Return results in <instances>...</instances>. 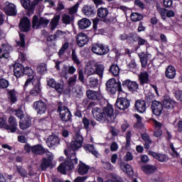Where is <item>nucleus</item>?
<instances>
[{"mask_svg":"<svg viewBox=\"0 0 182 182\" xmlns=\"http://www.w3.org/2000/svg\"><path fill=\"white\" fill-rule=\"evenodd\" d=\"M96 103L91 102L89 103L87 109H92V117L100 123L105 124L107 122L108 124H112L115 122L117 115L114 114V107L109 103L103 109L98 107H95Z\"/></svg>","mask_w":182,"mask_h":182,"instance_id":"1","label":"nucleus"},{"mask_svg":"<svg viewBox=\"0 0 182 182\" xmlns=\"http://www.w3.org/2000/svg\"><path fill=\"white\" fill-rule=\"evenodd\" d=\"M64 152L65 156H68V160H65V162L58 166V171L63 175H66L67 171H70L75 168V165L78 163V159L76 158V154L73 156V154L68 153L67 149H65Z\"/></svg>","mask_w":182,"mask_h":182,"instance_id":"2","label":"nucleus"},{"mask_svg":"<svg viewBox=\"0 0 182 182\" xmlns=\"http://www.w3.org/2000/svg\"><path fill=\"white\" fill-rule=\"evenodd\" d=\"M57 113L60 121L63 123L73 122L72 112L62 102H58L57 104Z\"/></svg>","mask_w":182,"mask_h":182,"instance_id":"3","label":"nucleus"},{"mask_svg":"<svg viewBox=\"0 0 182 182\" xmlns=\"http://www.w3.org/2000/svg\"><path fill=\"white\" fill-rule=\"evenodd\" d=\"M105 86L107 87V90L108 92L111 93V95H114L118 92V98L121 97L120 95L122 94H125V92L122 90V82H117L115 78H110L105 83Z\"/></svg>","mask_w":182,"mask_h":182,"instance_id":"4","label":"nucleus"},{"mask_svg":"<svg viewBox=\"0 0 182 182\" xmlns=\"http://www.w3.org/2000/svg\"><path fill=\"white\" fill-rule=\"evenodd\" d=\"M83 136L80 134V131L77 132L75 136H74V141H71L70 145L68 146L66 151L68 154H73V157L76 154V151L82 146Z\"/></svg>","mask_w":182,"mask_h":182,"instance_id":"5","label":"nucleus"},{"mask_svg":"<svg viewBox=\"0 0 182 182\" xmlns=\"http://www.w3.org/2000/svg\"><path fill=\"white\" fill-rule=\"evenodd\" d=\"M115 111L118 112H124V110L127 109L130 107V100L127 97H118L116 100V102L114 104Z\"/></svg>","mask_w":182,"mask_h":182,"instance_id":"6","label":"nucleus"},{"mask_svg":"<svg viewBox=\"0 0 182 182\" xmlns=\"http://www.w3.org/2000/svg\"><path fill=\"white\" fill-rule=\"evenodd\" d=\"M43 0H34L31 4V0H21V4L27 10V16H31L34 13L36 6L39 4V2H42Z\"/></svg>","mask_w":182,"mask_h":182,"instance_id":"7","label":"nucleus"},{"mask_svg":"<svg viewBox=\"0 0 182 182\" xmlns=\"http://www.w3.org/2000/svg\"><path fill=\"white\" fill-rule=\"evenodd\" d=\"M91 51L92 53L96 54L97 55H105L109 52V48L108 46H105L101 43H96L92 44Z\"/></svg>","mask_w":182,"mask_h":182,"instance_id":"8","label":"nucleus"},{"mask_svg":"<svg viewBox=\"0 0 182 182\" xmlns=\"http://www.w3.org/2000/svg\"><path fill=\"white\" fill-rule=\"evenodd\" d=\"M50 23V20H48L46 18L40 17L38 16L34 15L32 18V28L35 29L36 27L47 28L48 25Z\"/></svg>","mask_w":182,"mask_h":182,"instance_id":"9","label":"nucleus"},{"mask_svg":"<svg viewBox=\"0 0 182 182\" xmlns=\"http://www.w3.org/2000/svg\"><path fill=\"white\" fill-rule=\"evenodd\" d=\"M31 20L26 16L21 18L18 24L19 31L23 33H28L31 31Z\"/></svg>","mask_w":182,"mask_h":182,"instance_id":"10","label":"nucleus"},{"mask_svg":"<svg viewBox=\"0 0 182 182\" xmlns=\"http://www.w3.org/2000/svg\"><path fill=\"white\" fill-rule=\"evenodd\" d=\"M122 87L127 88L129 92L134 93L135 92H137V90L139 89V84L135 81L125 80L122 82Z\"/></svg>","mask_w":182,"mask_h":182,"instance_id":"11","label":"nucleus"},{"mask_svg":"<svg viewBox=\"0 0 182 182\" xmlns=\"http://www.w3.org/2000/svg\"><path fill=\"white\" fill-rule=\"evenodd\" d=\"M33 108L38 114H44L47 112V104L43 100L36 101L33 103Z\"/></svg>","mask_w":182,"mask_h":182,"instance_id":"12","label":"nucleus"},{"mask_svg":"<svg viewBox=\"0 0 182 182\" xmlns=\"http://www.w3.org/2000/svg\"><path fill=\"white\" fill-rule=\"evenodd\" d=\"M152 114L156 117H159L162 114V110H164V106L159 101H154L151 104Z\"/></svg>","mask_w":182,"mask_h":182,"instance_id":"13","label":"nucleus"},{"mask_svg":"<svg viewBox=\"0 0 182 182\" xmlns=\"http://www.w3.org/2000/svg\"><path fill=\"white\" fill-rule=\"evenodd\" d=\"M42 94V87L40 80H37L36 84H33V87L30 90L29 96L38 97Z\"/></svg>","mask_w":182,"mask_h":182,"instance_id":"14","label":"nucleus"},{"mask_svg":"<svg viewBox=\"0 0 182 182\" xmlns=\"http://www.w3.org/2000/svg\"><path fill=\"white\" fill-rule=\"evenodd\" d=\"M7 131L9 133H15L18 130V122L15 117L11 116L8 119Z\"/></svg>","mask_w":182,"mask_h":182,"instance_id":"15","label":"nucleus"},{"mask_svg":"<svg viewBox=\"0 0 182 182\" xmlns=\"http://www.w3.org/2000/svg\"><path fill=\"white\" fill-rule=\"evenodd\" d=\"M162 105L167 110H173L176 105V102L173 100L168 95H165Z\"/></svg>","mask_w":182,"mask_h":182,"instance_id":"16","label":"nucleus"},{"mask_svg":"<svg viewBox=\"0 0 182 182\" xmlns=\"http://www.w3.org/2000/svg\"><path fill=\"white\" fill-rule=\"evenodd\" d=\"M76 42L77 46H78L80 48H82L86 44H88L89 38L87 37V35H86L84 33H79L78 35L76 36Z\"/></svg>","mask_w":182,"mask_h":182,"instance_id":"17","label":"nucleus"},{"mask_svg":"<svg viewBox=\"0 0 182 182\" xmlns=\"http://www.w3.org/2000/svg\"><path fill=\"white\" fill-rule=\"evenodd\" d=\"M4 12H5L7 16H16L17 14L16 6L12 3H8V4H6L4 7Z\"/></svg>","mask_w":182,"mask_h":182,"instance_id":"18","label":"nucleus"},{"mask_svg":"<svg viewBox=\"0 0 182 182\" xmlns=\"http://www.w3.org/2000/svg\"><path fill=\"white\" fill-rule=\"evenodd\" d=\"M82 124H83L84 129H86L87 132L89 131L90 126L92 128H95L97 126L96 121L92 118H88L87 117L82 118Z\"/></svg>","mask_w":182,"mask_h":182,"instance_id":"19","label":"nucleus"},{"mask_svg":"<svg viewBox=\"0 0 182 182\" xmlns=\"http://www.w3.org/2000/svg\"><path fill=\"white\" fill-rule=\"evenodd\" d=\"M53 164V158L48 156V158H42L41 164H40V169L41 171H46L47 168L51 167Z\"/></svg>","mask_w":182,"mask_h":182,"instance_id":"20","label":"nucleus"},{"mask_svg":"<svg viewBox=\"0 0 182 182\" xmlns=\"http://www.w3.org/2000/svg\"><path fill=\"white\" fill-rule=\"evenodd\" d=\"M14 67V75L16 76V78H20L23 76V70H25V67L21 63H14L13 65Z\"/></svg>","mask_w":182,"mask_h":182,"instance_id":"21","label":"nucleus"},{"mask_svg":"<svg viewBox=\"0 0 182 182\" xmlns=\"http://www.w3.org/2000/svg\"><path fill=\"white\" fill-rule=\"evenodd\" d=\"M135 110L141 114H143L146 112V104L145 100H137L135 102Z\"/></svg>","mask_w":182,"mask_h":182,"instance_id":"22","label":"nucleus"},{"mask_svg":"<svg viewBox=\"0 0 182 182\" xmlns=\"http://www.w3.org/2000/svg\"><path fill=\"white\" fill-rule=\"evenodd\" d=\"M149 155L151 156L158 161H160L161 163L168 161L169 160L168 156H167L166 154H157L156 152H154L153 151H149Z\"/></svg>","mask_w":182,"mask_h":182,"instance_id":"23","label":"nucleus"},{"mask_svg":"<svg viewBox=\"0 0 182 182\" xmlns=\"http://www.w3.org/2000/svg\"><path fill=\"white\" fill-rule=\"evenodd\" d=\"M46 143L47 144L48 146L52 148L60 144V139L57 135L52 134L48 137L47 141H46Z\"/></svg>","mask_w":182,"mask_h":182,"instance_id":"24","label":"nucleus"},{"mask_svg":"<svg viewBox=\"0 0 182 182\" xmlns=\"http://www.w3.org/2000/svg\"><path fill=\"white\" fill-rule=\"evenodd\" d=\"M82 14L87 17H90L96 14V10H95V7L91 5H85L82 8Z\"/></svg>","mask_w":182,"mask_h":182,"instance_id":"25","label":"nucleus"},{"mask_svg":"<svg viewBox=\"0 0 182 182\" xmlns=\"http://www.w3.org/2000/svg\"><path fill=\"white\" fill-rule=\"evenodd\" d=\"M141 138L144 141V148L146 150H149L150 145L153 144V140L151 139L150 135L144 132V134H141Z\"/></svg>","mask_w":182,"mask_h":182,"instance_id":"26","label":"nucleus"},{"mask_svg":"<svg viewBox=\"0 0 182 182\" xmlns=\"http://www.w3.org/2000/svg\"><path fill=\"white\" fill-rule=\"evenodd\" d=\"M91 21L87 18H83L81 20H79L77 22V25H78L79 29L85 30L87 29L91 26Z\"/></svg>","mask_w":182,"mask_h":182,"instance_id":"27","label":"nucleus"},{"mask_svg":"<svg viewBox=\"0 0 182 182\" xmlns=\"http://www.w3.org/2000/svg\"><path fill=\"white\" fill-rule=\"evenodd\" d=\"M141 170L146 175H151L156 171L157 168L156 166L146 164L145 166H141Z\"/></svg>","mask_w":182,"mask_h":182,"instance_id":"28","label":"nucleus"},{"mask_svg":"<svg viewBox=\"0 0 182 182\" xmlns=\"http://www.w3.org/2000/svg\"><path fill=\"white\" fill-rule=\"evenodd\" d=\"M95 70L92 75H97L100 78H103L105 72V65L103 64H96L94 65Z\"/></svg>","mask_w":182,"mask_h":182,"instance_id":"29","label":"nucleus"},{"mask_svg":"<svg viewBox=\"0 0 182 182\" xmlns=\"http://www.w3.org/2000/svg\"><path fill=\"white\" fill-rule=\"evenodd\" d=\"M150 55L151 54L145 53V52H141L138 54L142 68H145L146 65H148V58Z\"/></svg>","mask_w":182,"mask_h":182,"instance_id":"30","label":"nucleus"},{"mask_svg":"<svg viewBox=\"0 0 182 182\" xmlns=\"http://www.w3.org/2000/svg\"><path fill=\"white\" fill-rule=\"evenodd\" d=\"M89 169H90V166L88 165H86L82 161H79L78 165V173L79 175L84 176L87 174Z\"/></svg>","mask_w":182,"mask_h":182,"instance_id":"31","label":"nucleus"},{"mask_svg":"<svg viewBox=\"0 0 182 182\" xmlns=\"http://www.w3.org/2000/svg\"><path fill=\"white\" fill-rule=\"evenodd\" d=\"M165 76H166L168 79H174L175 76H176V70L175 68L172 65H168L165 71Z\"/></svg>","mask_w":182,"mask_h":182,"instance_id":"32","label":"nucleus"},{"mask_svg":"<svg viewBox=\"0 0 182 182\" xmlns=\"http://www.w3.org/2000/svg\"><path fill=\"white\" fill-rule=\"evenodd\" d=\"M139 85L144 86L146 84H149V78L147 71L141 73L139 75Z\"/></svg>","mask_w":182,"mask_h":182,"instance_id":"33","label":"nucleus"},{"mask_svg":"<svg viewBox=\"0 0 182 182\" xmlns=\"http://www.w3.org/2000/svg\"><path fill=\"white\" fill-rule=\"evenodd\" d=\"M31 152L33 153V154H36L39 156H42L46 153L44 147L42 146V145L41 144L33 146Z\"/></svg>","mask_w":182,"mask_h":182,"instance_id":"34","label":"nucleus"},{"mask_svg":"<svg viewBox=\"0 0 182 182\" xmlns=\"http://www.w3.org/2000/svg\"><path fill=\"white\" fill-rule=\"evenodd\" d=\"M31 127V119L30 117H26L23 120L19 122V128L25 130Z\"/></svg>","mask_w":182,"mask_h":182,"instance_id":"35","label":"nucleus"},{"mask_svg":"<svg viewBox=\"0 0 182 182\" xmlns=\"http://www.w3.org/2000/svg\"><path fill=\"white\" fill-rule=\"evenodd\" d=\"M83 149L85 151H86L87 153H91L92 155H94L96 157H98L99 153L95 149L94 145L90 144H87L83 145Z\"/></svg>","mask_w":182,"mask_h":182,"instance_id":"36","label":"nucleus"},{"mask_svg":"<svg viewBox=\"0 0 182 182\" xmlns=\"http://www.w3.org/2000/svg\"><path fill=\"white\" fill-rule=\"evenodd\" d=\"M108 73L114 77H117L120 73V68L117 64H112L110 65L109 69H108Z\"/></svg>","mask_w":182,"mask_h":182,"instance_id":"37","label":"nucleus"},{"mask_svg":"<svg viewBox=\"0 0 182 182\" xmlns=\"http://www.w3.org/2000/svg\"><path fill=\"white\" fill-rule=\"evenodd\" d=\"M109 15V10L107 8L100 7L97 10V16L100 18H105Z\"/></svg>","mask_w":182,"mask_h":182,"instance_id":"38","label":"nucleus"},{"mask_svg":"<svg viewBox=\"0 0 182 182\" xmlns=\"http://www.w3.org/2000/svg\"><path fill=\"white\" fill-rule=\"evenodd\" d=\"M7 95L11 104H15L18 101L15 90H9Z\"/></svg>","mask_w":182,"mask_h":182,"instance_id":"39","label":"nucleus"},{"mask_svg":"<svg viewBox=\"0 0 182 182\" xmlns=\"http://www.w3.org/2000/svg\"><path fill=\"white\" fill-rule=\"evenodd\" d=\"M130 18H131V21L133 22H138L143 20L144 16L143 14H141L140 13H138V12H132L130 15Z\"/></svg>","mask_w":182,"mask_h":182,"instance_id":"40","label":"nucleus"},{"mask_svg":"<svg viewBox=\"0 0 182 182\" xmlns=\"http://www.w3.org/2000/svg\"><path fill=\"white\" fill-rule=\"evenodd\" d=\"M16 172L23 178H28V171L22 166H16Z\"/></svg>","mask_w":182,"mask_h":182,"instance_id":"41","label":"nucleus"},{"mask_svg":"<svg viewBox=\"0 0 182 182\" xmlns=\"http://www.w3.org/2000/svg\"><path fill=\"white\" fill-rule=\"evenodd\" d=\"M132 136V134L131 133V132H127V133L125 134L126 144L125 146L122 147L124 150H128L129 149H130Z\"/></svg>","mask_w":182,"mask_h":182,"instance_id":"42","label":"nucleus"},{"mask_svg":"<svg viewBox=\"0 0 182 182\" xmlns=\"http://www.w3.org/2000/svg\"><path fill=\"white\" fill-rule=\"evenodd\" d=\"M10 58V50L8 47L5 48H0V58L9 59Z\"/></svg>","mask_w":182,"mask_h":182,"instance_id":"43","label":"nucleus"},{"mask_svg":"<svg viewBox=\"0 0 182 182\" xmlns=\"http://www.w3.org/2000/svg\"><path fill=\"white\" fill-rule=\"evenodd\" d=\"M60 19V14L55 15L53 16V18L52 20H50V26L52 28V29L56 28L58 26V23H59Z\"/></svg>","mask_w":182,"mask_h":182,"instance_id":"44","label":"nucleus"},{"mask_svg":"<svg viewBox=\"0 0 182 182\" xmlns=\"http://www.w3.org/2000/svg\"><path fill=\"white\" fill-rule=\"evenodd\" d=\"M141 37L138 35L137 33L131 32L129 33V39L128 41L131 43H136L138 40L141 39Z\"/></svg>","mask_w":182,"mask_h":182,"instance_id":"45","label":"nucleus"},{"mask_svg":"<svg viewBox=\"0 0 182 182\" xmlns=\"http://www.w3.org/2000/svg\"><path fill=\"white\" fill-rule=\"evenodd\" d=\"M86 96L87 98L91 100H96L97 99H98V92L91 90H88L86 92Z\"/></svg>","mask_w":182,"mask_h":182,"instance_id":"46","label":"nucleus"},{"mask_svg":"<svg viewBox=\"0 0 182 182\" xmlns=\"http://www.w3.org/2000/svg\"><path fill=\"white\" fill-rule=\"evenodd\" d=\"M74 21L73 16H70L68 14H65L61 17V21H63V23H65V25H69L71 23H73Z\"/></svg>","mask_w":182,"mask_h":182,"instance_id":"47","label":"nucleus"},{"mask_svg":"<svg viewBox=\"0 0 182 182\" xmlns=\"http://www.w3.org/2000/svg\"><path fill=\"white\" fill-rule=\"evenodd\" d=\"M19 39L21 41H16V45L21 48H25L26 46V35L23 33H19Z\"/></svg>","mask_w":182,"mask_h":182,"instance_id":"48","label":"nucleus"},{"mask_svg":"<svg viewBox=\"0 0 182 182\" xmlns=\"http://www.w3.org/2000/svg\"><path fill=\"white\" fill-rule=\"evenodd\" d=\"M99 85V80L98 78H95L94 77H91L89 78V86L91 88L98 87Z\"/></svg>","mask_w":182,"mask_h":182,"instance_id":"49","label":"nucleus"},{"mask_svg":"<svg viewBox=\"0 0 182 182\" xmlns=\"http://www.w3.org/2000/svg\"><path fill=\"white\" fill-rule=\"evenodd\" d=\"M34 74L35 73L31 67H25L23 70V76L26 75V76L31 77V78H34Z\"/></svg>","mask_w":182,"mask_h":182,"instance_id":"50","label":"nucleus"},{"mask_svg":"<svg viewBox=\"0 0 182 182\" xmlns=\"http://www.w3.org/2000/svg\"><path fill=\"white\" fill-rule=\"evenodd\" d=\"M156 97L154 96V94H153L152 92H149L147 93V95H146V103L151 105L153 104L154 102H157L156 100H154V98Z\"/></svg>","mask_w":182,"mask_h":182,"instance_id":"51","label":"nucleus"},{"mask_svg":"<svg viewBox=\"0 0 182 182\" xmlns=\"http://www.w3.org/2000/svg\"><path fill=\"white\" fill-rule=\"evenodd\" d=\"M127 68L131 72H134L137 68V64L134 59H132L131 61L127 65Z\"/></svg>","mask_w":182,"mask_h":182,"instance_id":"52","label":"nucleus"},{"mask_svg":"<svg viewBox=\"0 0 182 182\" xmlns=\"http://www.w3.org/2000/svg\"><path fill=\"white\" fill-rule=\"evenodd\" d=\"M37 72L39 75H45L47 72L46 64L41 63L38 67H37Z\"/></svg>","mask_w":182,"mask_h":182,"instance_id":"53","label":"nucleus"},{"mask_svg":"<svg viewBox=\"0 0 182 182\" xmlns=\"http://www.w3.org/2000/svg\"><path fill=\"white\" fill-rule=\"evenodd\" d=\"M51 88H53V90H55V92H57V93L58 94H62L63 92V83H58L57 85L50 87Z\"/></svg>","mask_w":182,"mask_h":182,"instance_id":"54","label":"nucleus"},{"mask_svg":"<svg viewBox=\"0 0 182 182\" xmlns=\"http://www.w3.org/2000/svg\"><path fill=\"white\" fill-rule=\"evenodd\" d=\"M123 171L127 173V175L131 176L133 175V169L129 165V164H126L125 166H124Z\"/></svg>","mask_w":182,"mask_h":182,"instance_id":"55","label":"nucleus"},{"mask_svg":"<svg viewBox=\"0 0 182 182\" xmlns=\"http://www.w3.org/2000/svg\"><path fill=\"white\" fill-rule=\"evenodd\" d=\"M14 112V115L16 116L19 119H23V118L25 117V114H23V110H21V108H18V109H14L13 111Z\"/></svg>","mask_w":182,"mask_h":182,"instance_id":"56","label":"nucleus"},{"mask_svg":"<svg viewBox=\"0 0 182 182\" xmlns=\"http://www.w3.org/2000/svg\"><path fill=\"white\" fill-rule=\"evenodd\" d=\"M70 46V43L68 42H65V44H63L60 50H58V55H63L65 53V51L68 49Z\"/></svg>","mask_w":182,"mask_h":182,"instance_id":"57","label":"nucleus"},{"mask_svg":"<svg viewBox=\"0 0 182 182\" xmlns=\"http://www.w3.org/2000/svg\"><path fill=\"white\" fill-rule=\"evenodd\" d=\"M71 58L73 59L74 63L76 65H80V60H79L75 49H73L72 51Z\"/></svg>","mask_w":182,"mask_h":182,"instance_id":"58","label":"nucleus"},{"mask_svg":"<svg viewBox=\"0 0 182 182\" xmlns=\"http://www.w3.org/2000/svg\"><path fill=\"white\" fill-rule=\"evenodd\" d=\"M77 78V75H74L73 77H71L68 80V86L69 87H73L76 83V79Z\"/></svg>","mask_w":182,"mask_h":182,"instance_id":"59","label":"nucleus"},{"mask_svg":"<svg viewBox=\"0 0 182 182\" xmlns=\"http://www.w3.org/2000/svg\"><path fill=\"white\" fill-rule=\"evenodd\" d=\"M9 87V82L4 78L0 79V89H6Z\"/></svg>","mask_w":182,"mask_h":182,"instance_id":"60","label":"nucleus"},{"mask_svg":"<svg viewBox=\"0 0 182 182\" xmlns=\"http://www.w3.org/2000/svg\"><path fill=\"white\" fill-rule=\"evenodd\" d=\"M79 8V4L76 3L73 7L68 9V14L70 15H74L77 12V9Z\"/></svg>","mask_w":182,"mask_h":182,"instance_id":"61","label":"nucleus"},{"mask_svg":"<svg viewBox=\"0 0 182 182\" xmlns=\"http://www.w3.org/2000/svg\"><path fill=\"white\" fill-rule=\"evenodd\" d=\"M134 117L136 119V126L138 127H142L143 123L141 122V117L138 114H134Z\"/></svg>","mask_w":182,"mask_h":182,"instance_id":"62","label":"nucleus"},{"mask_svg":"<svg viewBox=\"0 0 182 182\" xmlns=\"http://www.w3.org/2000/svg\"><path fill=\"white\" fill-rule=\"evenodd\" d=\"M102 167H104L105 169H107V171H112V168L114 167L110 162H105L104 161H102Z\"/></svg>","mask_w":182,"mask_h":182,"instance_id":"63","label":"nucleus"},{"mask_svg":"<svg viewBox=\"0 0 182 182\" xmlns=\"http://www.w3.org/2000/svg\"><path fill=\"white\" fill-rule=\"evenodd\" d=\"M111 178H112V180H111L112 182H123L122 178L115 173L111 175Z\"/></svg>","mask_w":182,"mask_h":182,"instance_id":"64","label":"nucleus"}]
</instances>
